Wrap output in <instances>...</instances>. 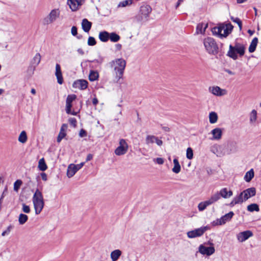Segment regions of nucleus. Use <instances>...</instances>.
Returning <instances> with one entry per match:
<instances>
[{
	"instance_id": "obj_1",
	"label": "nucleus",
	"mask_w": 261,
	"mask_h": 261,
	"mask_svg": "<svg viewBox=\"0 0 261 261\" xmlns=\"http://www.w3.org/2000/svg\"><path fill=\"white\" fill-rule=\"evenodd\" d=\"M126 61L122 58L116 59L110 62V66L113 68L115 74L116 82L118 83L122 78L126 67Z\"/></svg>"
},
{
	"instance_id": "obj_2",
	"label": "nucleus",
	"mask_w": 261,
	"mask_h": 261,
	"mask_svg": "<svg viewBox=\"0 0 261 261\" xmlns=\"http://www.w3.org/2000/svg\"><path fill=\"white\" fill-rule=\"evenodd\" d=\"M152 8L149 5H142L139 9L138 13L135 16V19L138 22L144 23L149 20Z\"/></svg>"
},
{
	"instance_id": "obj_3",
	"label": "nucleus",
	"mask_w": 261,
	"mask_h": 261,
	"mask_svg": "<svg viewBox=\"0 0 261 261\" xmlns=\"http://www.w3.org/2000/svg\"><path fill=\"white\" fill-rule=\"evenodd\" d=\"M245 47L243 45L239 43H236L234 46L231 44L229 45V50L227 52V56L236 60L238 59L237 54L240 57L243 56L245 54Z\"/></svg>"
},
{
	"instance_id": "obj_4",
	"label": "nucleus",
	"mask_w": 261,
	"mask_h": 261,
	"mask_svg": "<svg viewBox=\"0 0 261 261\" xmlns=\"http://www.w3.org/2000/svg\"><path fill=\"white\" fill-rule=\"evenodd\" d=\"M33 202L36 215L39 214L42 211L44 203L42 193L37 189L33 197Z\"/></svg>"
},
{
	"instance_id": "obj_5",
	"label": "nucleus",
	"mask_w": 261,
	"mask_h": 261,
	"mask_svg": "<svg viewBox=\"0 0 261 261\" xmlns=\"http://www.w3.org/2000/svg\"><path fill=\"white\" fill-rule=\"evenodd\" d=\"M203 44L205 49L210 54L216 55L219 51L218 46L215 39L211 37L205 38Z\"/></svg>"
},
{
	"instance_id": "obj_6",
	"label": "nucleus",
	"mask_w": 261,
	"mask_h": 261,
	"mask_svg": "<svg viewBox=\"0 0 261 261\" xmlns=\"http://www.w3.org/2000/svg\"><path fill=\"white\" fill-rule=\"evenodd\" d=\"M60 11L58 9L52 10L49 14L42 20L43 25H47L54 22L59 17Z\"/></svg>"
},
{
	"instance_id": "obj_7",
	"label": "nucleus",
	"mask_w": 261,
	"mask_h": 261,
	"mask_svg": "<svg viewBox=\"0 0 261 261\" xmlns=\"http://www.w3.org/2000/svg\"><path fill=\"white\" fill-rule=\"evenodd\" d=\"M209 229L210 227L208 226L201 227L200 228L188 231L187 232V236L189 238L199 237L202 236L203 233Z\"/></svg>"
},
{
	"instance_id": "obj_8",
	"label": "nucleus",
	"mask_w": 261,
	"mask_h": 261,
	"mask_svg": "<svg viewBox=\"0 0 261 261\" xmlns=\"http://www.w3.org/2000/svg\"><path fill=\"white\" fill-rule=\"evenodd\" d=\"M128 145L125 140L121 139L119 141V146L115 150V153L117 155L125 154L127 151Z\"/></svg>"
},
{
	"instance_id": "obj_9",
	"label": "nucleus",
	"mask_w": 261,
	"mask_h": 261,
	"mask_svg": "<svg viewBox=\"0 0 261 261\" xmlns=\"http://www.w3.org/2000/svg\"><path fill=\"white\" fill-rule=\"evenodd\" d=\"M84 165V163H81L79 164H70L67 168V175L68 177H72L76 172L79 170Z\"/></svg>"
},
{
	"instance_id": "obj_10",
	"label": "nucleus",
	"mask_w": 261,
	"mask_h": 261,
	"mask_svg": "<svg viewBox=\"0 0 261 261\" xmlns=\"http://www.w3.org/2000/svg\"><path fill=\"white\" fill-rule=\"evenodd\" d=\"M215 251L213 246L206 247L203 245H200L199 247V252L203 255H211L215 252Z\"/></svg>"
},
{
	"instance_id": "obj_11",
	"label": "nucleus",
	"mask_w": 261,
	"mask_h": 261,
	"mask_svg": "<svg viewBox=\"0 0 261 261\" xmlns=\"http://www.w3.org/2000/svg\"><path fill=\"white\" fill-rule=\"evenodd\" d=\"M85 0H67V4L72 11H75L80 6L83 5Z\"/></svg>"
},
{
	"instance_id": "obj_12",
	"label": "nucleus",
	"mask_w": 261,
	"mask_h": 261,
	"mask_svg": "<svg viewBox=\"0 0 261 261\" xmlns=\"http://www.w3.org/2000/svg\"><path fill=\"white\" fill-rule=\"evenodd\" d=\"M253 236V233L250 230H246L239 232L237 234V239L240 242H243Z\"/></svg>"
},
{
	"instance_id": "obj_13",
	"label": "nucleus",
	"mask_w": 261,
	"mask_h": 261,
	"mask_svg": "<svg viewBox=\"0 0 261 261\" xmlns=\"http://www.w3.org/2000/svg\"><path fill=\"white\" fill-rule=\"evenodd\" d=\"M88 84V82L85 80H77L73 82L72 87L74 88H78L83 90L87 88Z\"/></svg>"
},
{
	"instance_id": "obj_14",
	"label": "nucleus",
	"mask_w": 261,
	"mask_h": 261,
	"mask_svg": "<svg viewBox=\"0 0 261 261\" xmlns=\"http://www.w3.org/2000/svg\"><path fill=\"white\" fill-rule=\"evenodd\" d=\"M243 194L244 200L246 201L249 198L253 197L255 195L256 190L255 188L252 187L248 188L245 190H244L241 192Z\"/></svg>"
},
{
	"instance_id": "obj_15",
	"label": "nucleus",
	"mask_w": 261,
	"mask_h": 261,
	"mask_svg": "<svg viewBox=\"0 0 261 261\" xmlns=\"http://www.w3.org/2000/svg\"><path fill=\"white\" fill-rule=\"evenodd\" d=\"M41 61V56L39 53H37L31 61V65L29 67V69L34 71L36 67L38 66Z\"/></svg>"
},
{
	"instance_id": "obj_16",
	"label": "nucleus",
	"mask_w": 261,
	"mask_h": 261,
	"mask_svg": "<svg viewBox=\"0 0 261 261\" xmlns=\"http://www.w3.org/2000/svg\"><path fill=\"white\" fill-rule=\"evenodd\" d=\"M55 75L57 79L58 84L61 85L63 83V78L62 76V73L61 69V66L59 64H56V72Z\"/></svg>"
},
{
	"instance_id": "obj_17",
	"label": "nucleus",
	"mask_w": 261,
	"mask_h": 261,
	"mask_svg": "<svg viewBox=\"0 0 261 261\" xmlns=\"http://www.w3.org/2000/svg\"><path fill=\"white\" fill-rule=\"evenodd\" d=\"M67 124L64 123L62 125L60 133L57 137V141L58 143L60 142L66 136V133L65 130L67 128Z\"/></svg>"
},
{
	"instance_id": "obj_18",
	"label": "nucleus",
	"mask_w": 261,
	"mask_h": 261,
	"mask_svg": "<svg viewBox=\"0 0 261 261\" xmlns=\"http://www.w3.org/2000/svg\"><path fill=\"white\" fill-rule=\"evenodd\" d=\"M92 27V22L87 19L84 18L82 20V28L83 31L86 33H88Z\"/></svg>"
},
{
	"instance_id": "obj_19",
	"label": "nucleus",
	"mask_w": 261,
	"mask_h": 261,
	"mask_svg": "<svg viewBox=\"0 0 261 261\" xmlns=\"http://www.w3.org/2000/svg\"><path fill=\"white\" fill-rule=\"evenodd\" d=\"M233 216L234 213L232 211L229 212L220 218L221 222L220 221V223L223 225L225 224L227 222L230 221Z\"/></svg>"
},
{
	"instance_id": "obj_20",
	"label": "nucleus",
	"mask_w": 261,
	"mask_h": 261,
	"mask_svg": "<svg viewBox=\"0 0 261 261\" xmlns=\"http://www.w3.org/2000/svg\"><path fill=\"white\" fill-rule=\"evenodd\" d=\"M207 27L208 23H204L203 22L198 23L196 27V34H204Z\"/></svg>"
},
{
	"instance_id": "obj_21",
	"label": "nucleus",
	"mask_w": 261,
	"mask_h": 261,
	"mask_svg": "<svg viewBox=\"0 0 261 261\" xmlns=\"http://www.w3.org/2000/svg\"><path fill=\"white\" fill-rule=\"evenodd\" d=\"M213 135V139L219 140L221 138L222 135V131L220 128H215L211 131Z\"/></svg>"
},
{
	"instance_id": "obj_22",
	"label": "nucleus",
	"mask_w": 261,
	"mask_h": 261,
	"mask_svg": "<svg viewBox=\"0 0 261 261\" xmlns=\"http://www.w3.org/2000/svg\"><path fill=\"white\" fill-rule=\"evenodd\" d=\"M218 193H219L220 197L224 198H229L233 194L232 191L231 190L228 191L226 188L222 189Z\"/></svg>"
},
{
	"instance_id": "obj_23",
	"label": "nucleus",
	"mask_w": 261,
	"mask_h": 261,
	"mask_svg": "<svg viewBox=\"0 0 261 261\" xmlns=\"http://www.w3.org/2000/svg\"><path fill=\"white\" fill-rule=\"evenodd\" d=\"M109 38L110 33L107 31H102L99 34V39L102 42H107L109 40Z\"/></svg>"
},
{
	"instance_id": "obj_24",
	"label": "nucleus",
	"mask_w": 261,
	"mask_h": 261,
	"mask_svg": "<svg viewBox=\"0 0 261 261\" xmlns=\"http://www.w3.org/2000/svg\"><path fill=\"white\" fill-rule=\"evenodd\" d=\"M225 27V29L224 28L223 30L224 33L222 35L223 37H226L227 36H228L229 34H230L231 33L233 29V26L230 23L226 24Z\"/></svg>"
},
{
	"instance_id": "obj_25",
	"label": "nucleus",
	"mask_w": 261,
	"mask_h": 261,
	"mask_svg": "<svg viewBox=\"0 0 261 261\" xmlns=\"http://www.w3.org/2000/svg\"><path fill=\"white\" fill-rule=\"evenodd\" d=\"M121 251L119 250H115L111 253V258L112 261H117L121 255Z\"/></svg>"
},
{
	"instance_id": "obj_26",
	"label": "nucleus",
	"mask_w": 261,
	"mask_h": 261,
	"mask_svg": "<svg viewBox=\"0 0 261 261\" xmlns=\"http://www.w3.org/2000/svg\"><path fill=\"white\" fill-rule=\"evenodd\" d=\"M99 77V73L98 71L96 70H90L89 75V80L91 82H94L97 80Z\"/></svg>"
},
{
	"instance_id": "obj_27",
	"label": "nucleus",
	"mask_w": 261,
	"mask_h": 261,
	"mask_svg": "<svg viewBox=\"0 0 261 261\" xmlns=\"http://www.w3.org/2000/svg\"><path fill=\"white\" fill-rule=\"evenodd\" d=\"M173 164L174 167L172 169V171L175 173H178L180 171L181 167L177 158L174 159Z\"/></svg>"
},
{
	"instance_id": "obj_28",
	"label": "nucleus",
	"mask_w": 261,
	"mask_h": 261,
	"mask_svg": "<svg viewBox=\"0 0 261 261\" xmlns=\"http://www.w3.org/2000/svg\"><path fill=\"white\" fill-rule=\"evenodd\" d=\"M257 42L258 39L256 37L254 38L249 47V51L250 53H253L255 50Z\"/></svg>"
},
{
	"instance_id": "obj_29",
	"label": "nucleus",
	"mask_w": 261,
	"mask_h": 261,
	"mask_svg": "<svg viewBox=\"0 0 261 261\" xmlns=\"http://www.w3.org/2000/svg\"><path fill=\"white\" fill-rule=\"evenodd\" d=\"M39 169L41 171H44L46 170L47 168V166L46 164L45 160L44 158L41 159L39 161L38 163V166Z\"/></svg>"
},
{
	"instance_id": "obj_30",
	"label": "nucleus",
	"mask_w": 261,
	"mask_h": 261,
	"mask_svg": "<svg viewBox=\"0 0 261 261\" xmlns=\"http://www.w3.org/2000/svg\"><path fill=\"white\" fill-rule=\"evenodd\" d=\"M254 177V171L253 169L247 172L244 176V180L246 182H249Z\"/></svg>"
},
{
	"instance_id": "obj_31",
	"label": "nucleus",
	"mask_w": 261,
	"mask_h": 261,
	"mask_svg": "<svg viewBox=\"0 0 261 261\" xmlns=\"http://www.w3.org/2000/svg\"><path fill=\"white\" fill-rule=\"evenodd\" d=\"M218 120V115L215 112H211L209 114V121L210 123H215Z\"/></svg>"
},
{
	"instance_id": "obj_32",
	"label": "nucleus",
	"mask_w": 261,
	"mask_h": 261,
	"mask_svg": "<svg viewBox=\"0 0 261 261\" xmlns=\"http://www.w3.org/2000/svg\"><path fill=\"white\" fill-rule=\"evenodd\" d=\"M210 89L211 90L212 93L215 95L221 96L223 94L222 93V89L218 86L213 87L212 88V89L211 88H210Z\"/></svg>"
},
{
	"instance_id": "obj_33",
	"label": "nucleus",
	"mask_w": 261,
	"mask_h": 261,
	"mask_svg": "<svg viewBox=\"0 0 261 261\" xmlns=\"http://www.w3.org/2000/svg\"><path fill=\"white\" fill-rule=\"evenodd\" d=\"M27 133L24 130L22 131L18 137V141L21 143H24L27 141Z\"/></svg>"
},
{
	"instance_id": "obj_34",
	"label": "nucleus",
	"mask_w": 261,
	"mask_h": 261,
	"mask_svg": "<svg viewBox=\"0 0 261 261\" xmlns=\"http://www.w3.org/2000/svg\"><path fill=\"white\" fill-rule=\"evenodd\" d=\"M120 39V37L115 32L110 33L109 39L113 42H118Z\"/></svg>"
},
{
	"instance_id": "obj_35",
	"label": "nucleus",
	"mask_w": 261,
	"mask_h": 261,
	"mask_svg": "<svg viewBox=\"0 0 261 261\" xmlns=\"http://www.w3.org/2000/svg\"><path fill=\"white\" fill-rule=\"evenodd\" d=\"M28 220V217L27 215L24 214H20L18 218V222L19 224H24Z\"/></svg>"
},
{
	"instance_id": "obj_36",
	"label": "nucleus",
	"mask_w": 261,
	"mask_h": 261,
	"mask_svg": "<svg viewBox=\"0 0 261 261\" xmlns=\"http://www.w3.org/2000/svg\"><path fill=\"white\" fill-rule=\"evenodd\" d=\"M247 210L251 212L254 211L258 212L259 211V207L258 204L256 203H252L248 205Z\"/></svg>"
},
{
	"instance_id": "obj_37",
	"label": "nucleus",
	"mask_w": 261,
	"mask_h": 261,
	"mask_svg": "<svg viewBox=\"0 0 261 261\" xmlns=\"http://www.w3.org/2000/svg\"><path fill=\"white\" fill-rule=\"evenodd\" d=\"M224 29V25L223 24H221L219 27H215V30H217V35L220 38H223V34H222L221 32L223 31Z\"/></svg>"
},
{
	"instance_id": "obj_38",
	"label": "nucleus",
	"mask_w": 261,
	"mask_h": 261,
	"mask_svg": "<svg viewBox=\"0 0 261 261\" xmlns=\"http://www.w3.org/2000/svg\"><path fill=\"white\" fill-rule=\"evenodd\" d=\"M230 19L233 22L238 24L240 30H241L242 29V22L241 19L238 17H234L233 16L230 17Z\"/></svg>"
},
{
	"instance_id": "obj_39",
	"label": "nucleus",
	"mask_w": 261,
	"mask_h": 261,
	"mask_svg": "<svg viewBox=\"0 0 261 261\" xmlns=\"http://www.w3.org/2000/svg\"><path fill=\"white\" fill-rule=\"evenodd\" d=\"M156 137L153 135H148L146 138V143L147 144L153 143L155 142Z\"/></svg>"
},
{
	"instance_id": "obj_40",
	"label": "nucleus",
	"mask_w": 261,
	"mask_h": 261,
	"mask_svg": "<svg viewBox=\"0 0 261 261\" xmlns=\"http://www.w3.org/2000/svg\"><path fill=\"white\" fill-rule=\"evenodd\" d=\"M243 194L240 193L239 195L233 198V200L237 204L242 203L244 200V198L243 199Z\"/></svg>"
},
{
	"instance_id": "obj_41",
	"label": "nucleus",
	"mask_w": 261,
	"mask_h": 261,
	"mask_svg": "<svg viewBox=\"0 0 261 261\" xmlns=\"http://www.w3.org/2000/svg\"><path fill=\"white\" fill-rule=\"evenodd\" d=\"M133 3V0H125L121 2L118 4V7H124L127 6L131 5Z\"/></svg>"
},
{
	"instance_id": "obj_42",
	"label": "nucleus",
	"mask_w": 261,
	"mask_h": 261,
	"mask_svg": "<svg viewBox=\"0 0 261 261\" xmlns=\"http://www.w3.org/2000/svg\"><path fill=\"white\" fill-rule=\"evenodd\" d=\"M256 115L257 113L256 111L255 110H253L251 113L250 116V121L251 122H254L256 120Z\"/></svg>"
},
{
	"instance_id": "obj_43",
	"label": "nucleus",
	"mask_w": 261,
	"mask_h": 261,
	"mask_svg": "<svg viewBox=\"0 0 261 261\" xmlns=\"http://www.w3.org/2000/svg\"><path fill=\"white\" fill-rule=\"evenodd\" d=\"M22 184V182L21 180L17 179V180H16L14 183V190L15 191H18Z\"/></svg>"
},
{
	"instance_id": "obj_44",
	"label": "nucleus",
	"mask_w": 261,
	"mask_h": 261,
	"mask_svg": "<svg viewBox=\"0 0 261 261\" xmlns=\"http://www.w3.org/2000/svg\"><path fill=\"white\" fill-rule=\"evenodd\" d=\"M221 197L219 193L217 192L211 197L210 199L211 200L213 203H214L217 201Z\"/></svg>"
},
{
	"instance_id": "obj_45",
	"label": "nucleus",
	"mask_w": 261,
	"mask_h": 261,
	"mask_svg": "<svg viewBox=\"0 0 261 261\" xmlns=\"http://www.w3.org/2000/svg\"><path fill=\"white\" fill-rule=\"evenodd\" d=\"M187 158L191 160L193 158V151L191 147H189L187 149L186 153Z\"/></svg>"
},
{
	"instance_id": "obj_46",
	"label": "nucleus",
	"mask_w": 261,
	"mask_h": 261,
	"mask_svg": "<svg viewBox=\"0 0 261 261\" xmlns=\"http://www.w3.org/2000/svg\"><path fill=\"white\" fill-rule=\"evenodd\" d=\"M87 43L89 46H94L96 44V41L93 37L90 36L88 38Z\"/></svg>"
},
{
	"instance_id": "obj_47",
	"label": "nucleus",
	"mask_w": 261,
	"mask_h": 261,
	"mask_svg": "<svg viewBox=\"0 0 261 261\" xmlns=\"http://www.w3.org/2000/svg\"><path fill=\"white\" fill-rule=\"evenodd\" d=\"M76 98V96L75 94L68 95L66 102L72 103V101L75 100Z\"/></svg>"
},
{
	"instance_id": "obj_48",
	"label": "nucleus",
	"mask_w": 261,
	"mask_h": 261,
	"mask_svg": "<svg viewBox=\"0 0 261 261\" xmlns=\"http://www.w3.org/2000/svg\"><path fill=\"white\" fill-rule=\"evenodd\" d=\"M68 122L73 127H75L76 126L77 121L75 118H70L68 119Z\"/></svg>"
},
{
	"instance_id": "obj_49",
	"label": "nucleus",
	"mask_w": 261,
	"mask_h": 261,
	"mask_svg": "<svg viewBox=\"0 0 261 261\" xmlns=\"http://www.w3.org/2000/svg\"><path fill=\"white\" fill-rule=\"evenodd\" d=\"M22 211L25 213H29L31 211L30 206L25 203L22 204Z\"/></svg>"
},
{
	"instance_id": "obj_50",
	"label": "nucleus",
	"mask_w": 261,
	"mask_h": 261,
	"mask_svg": "<svg viewBox=\"0 0 261 261\" xmlns=\"http://www.w3.org/2000/svg\"><path fill=\"white\" fill-rule=\"evenodd\" d=\"M12 228H13V226H12V225H9V226L7 227V229H6V230L2 232V236H6V235H7V234H9V233L10 232V231H11V229H12Z\"/></svg>"
},
{
	"instance_id": "obj_51",
	"label": "nucleus",
	"mask_w": 261,
	"mask_h": 261,
	"mask_svg": "<svg viewBox=\"0 0 261 261\" xmlns=\"http://www.w3.org/2000/svg\"><path fill=\"white\" fill-rule=\"evenodd\" d=\"M198 210L199 211H204L206 207L203 202H201L198 205Z\"/></svg>"
},
{
	"instance_id": "obj_52",
	"label": "nucleus",
	"mask_w": 261,
	"mask_h": 261,
	"mask_svg": "<svg viewBox=\"0 0 261 261\" xmlns=\"http://www.w3.org/2000/svg\"><path fill=\"white\" fill-rule=\"evenodd\" d=\"M71 34L73 36H77V29L76 27L73 26L71 28Z\"/></svg>"
},
{
	"instance_id": "obj_53",
	"label": "nucleus",
	"mask_w": 261,
	"mask_h": 261,
	"mask_svg": "<svg viewBox=\"0 0 261 261\" xmlns=\"http://www.w3.org/2000/svg\"><path fill=\"white\" fill-rule=\"evenodd\" d=\"M87 132L84 129H81L79 133V136L81 138H83V137L87 136Z\"/></svg>"
},
{
	"instance_id": "obj_54",
	"label": "nucleus",
	"mask_w": 261,
	"mask_h": 261,
	"mask_svg": "<svg viewBox=\"0 0 261 261\" xmlns=\"http://www.w3.org/2000/svg\"><path fill=\"white\" fill-rule=\"evenodd\" d=\"M103 61V58L102 57H99L98 59H95L92 61L91 62H96L99 64H101Z\"/></svg>"
},
{
	"instance_id": "obj_55",
	"label": "nucleus",
	"mask_w": 261,
	"mask_h": 261,
	"mask_svg": "<svg viewBox=\"0 0 261 261\" xmlns=\"http://www.w3.org/2000/svg\"><path fill=\"white\" fill-rule=\"evenodd\" d=\"M220 221L221 222V220H220V218L219 219H217L216 220L214 221L213 222H212V225L213 226H216V225H223L222 224H221L220 223Z\"/></svg>"
},
{
	"instance_id": "obj_56",
	"label": "nucleus",
	"mask_w": 261,
	"mask_h": 261,
	"mask_svg": "<svg viewBox=\"0 0 261 261\" xmlns=\"http://www.w3.org/2000/svg\"><path fill=\"white\" fill-rule=\"evenodd\" d=\"M155 160L156 163L159 165H162L164 162V159L161 158H158L155 159Z\"/></svg>"
},
{
	"instance_id": "obj_57",
	"label": "nucleus",
	"mask_w": 261,
	"mask_h": 261,
	"mask_svg": "<svg viewBox=\"0 0 261 261\" xmlns=\"http://www.w3.org/2000/svg\"><path fill=\"white\" fill-rule=\"evenodd\" d=\"M40 176L42 178V179L44 181H46L47 180V174L44 172H41L40 173Z\"/></svg>"
},
{
	"instance_id": "obj_58",
	"label": "nucleus",
	"mask_w": 261,
	"mask_h": 261,
	"mask_svg": "<svg viewBox=\"0 0 261 261\" xmlns=\"http://www.w3.org/2000/svg\"><path fill=\"white\" fill-rule=\"evenodd\" d=\"M203 202H204V204H205V205L206 207L207 206H208V205H211V204H213V202H212V201H211V200L210 199V198L208 200H206V201H203Z\"/></svg>"
},
{
	"instance_id": "obj_59",
	"label": "nucleus",
	"mask_w": 261,
	"mask_h": 261,
	"mask_svg": "<svg viewBox=\"0 0 261 261\" xmlns=\"http://www.w3.org/2000/svg\"><path fill=\"white\" fill-rule=\"evenodd\" d=\"M155 143L159 146H161L163 144V141L159 139L156 137L155 139Z\"/></svg>"
},
{
	"instance_id": "obj_60",
	"label": "nucleus",
	"mask_w": 261,
	"mask_h": 261,
	"mask_svg": "<svg viewBox=\"0 0 261 261\" xmlns=\"http://www.w3.org/2000/svg\"><path fill=\"white\" fill-rule=\"evenodd\" d=\"M184 1V0H178L177 2L176 3L175 5V9H177L178 7L180 6V5Z\"/></svg>"
},
{
	"instance_id": "obj_61",
	"label": "nucleus",
	"mask_w": 261,
	"mask_h": 261,
	"mask_svg": "<svg viewBox=\"0 0 261 261\" xmlns=\"http://www.w3.org/2000/svg\"><path fill=\"white\" fill-rule=\"evenodd\" d=\"M161 128L163 130H164L165 132H168L170 131V128L168 126H164L161 125Z\"/></svg>"
},
{
	"instance_id": "obj_62",
	"label": "nucleus",
	"mask_w": 261,
	"mask_h": 261,
	"mask_svg": "<svg viewBox=\"0 0 261 261\" xmlns=\"http://www.w3.org/2000/svg\"><path fill=\"white\" fill-rule=\"evenodd\" d=\"M92 158H93V155L90 153L87 155L86 160L87 162H88V161L91 160L92 159Z\"/></svg>"
},
{
	"instance_id": "obj_63",
	"label": "nucleus",
	"mask_w": 261,
	"mask_h": 261,
	"mask_svg": "<svg viewBox=\"0 0 261 261\" xmlns=\"http://www.w3.org/2000/svg\"><path fill=\"white\" fill-rule=\"evenodd\" d=\"M98 102V100L97 98L94 97L92 99V103L94 106H96Z\"/></svg>"
},
{
	"instance_id": "obj_64",
	"label": "nucleus",
	"mask_w": 261,
	"mask_h": 261,
	"mask_svg": "<svg viewBox=\"0 0 261 261\" xmlns=\"http://www.w3.org/2000/svg\"><path fill=\"white\" fill-rule=\"evenodd\" d=\"M72 106V103L66 102V108L71 109Z\"/></svg>"
}]
</instances>
